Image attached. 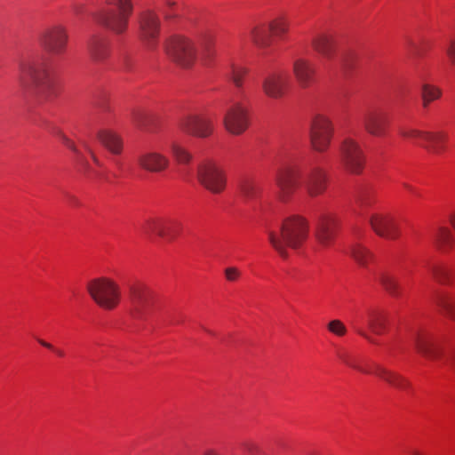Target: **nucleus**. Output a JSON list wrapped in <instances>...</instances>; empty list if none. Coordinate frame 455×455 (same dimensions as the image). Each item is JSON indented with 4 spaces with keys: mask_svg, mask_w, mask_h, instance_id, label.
I'll return each mask as SVG.
<instances>
[{
    "mask_svg": "<svg viewBox=\"0 0 455 455\" xmlns=\"http://www.w3.org/2000/svg\"><path fill=\"white\" fill-rule=\"evenodd\" d=\"M293 74L302 88L309 87L315 74V68L310 60L304 58H298L293 61Z\"/></svg>",
    "mask_w": 455,
    "mask_h": 455,
    "instance_id": "4be33fe9",
    "label": "nucleus"
},
{
    "mask_svg": "<svg viewBox=\"0 0 455 455\" xmlns=\"http://www.w3.org/2000/svg\"><path fill=\"white\" fill-rule=\"evenodd\" d=\"M243 448L251 454L256 453L258 450L257 446L251 443H244Z\"/></svg>",
    "mask_w": 455,
    "mask_h": 455,
    "instance_id": "3c124183",
    "label": "nucleus"
},
{
    "mask_svg": "<svg viewBox=\"0 0 455 455\" xmlns=\"http://www.w3.org/2000/svg\"><path fill=\"white\" fill-rule=\"evenodd\" d=\"M412 455H420V452L417 450L411 451Z\"/></svg>",
    "mask_w": 455,
    "mask_h": 455,
    "instance_id": "052dcab7",
    "label": "nucleus"
},
{
    "mask_svg": "<svg viewBox=\"0 0 455 455\" xmlns=\"http://www.w3.org/2000/svg\"><path fill=\"white\" fill-rule=\"evenodd\" d=\"M171 152L174 159L180 164H188L193 157L188 150L176 142L172 143Z\"/></svg>",
    "mask_w": 455,
    "mask_h": 455,
    "instance_id": "f704fd0d",
    "label": "nucleus"
},
{
    "mask_svg": "<svg viewBox=\"0 0 455 455\" xmlns=\"http://www.w3.org/2000/svg\"><path fill=\"white\" fill-rule=\"evenodd\" d=\"M386 322V315L379 310H371L367 314V326L375 334L379 335L385 331Z\"/></svg>",
    "mask_w": 455,
    "mask_h": 455,
    "instance_id": "bb28decb",
    "label": "nucleus"
},
{
    "mask_svg": "<svg viewBox=\"0 0 455 455\" xmlns=\"http://www.w3.org/2000/svg\"><path fill=\"white\" fill-rule=\"evenodd\" d=\"M281 200H286L299 185L303 186L310 196L323 193L326 188L324 171L317 166L311 167L304 174L295 166L281 169L275 178Z\"/></svg>",
    "mask_w": 455,
    "mask_h": 455,
    "instance_id": "7ed1b4c3",
    "label": "nucleus"
},
{
    "mask_svg": "<svg viewBox=\"0 0 455 455\" xmlns=\"http://www.w3.org/2000/svg\"><path fill=\"white\" fill-rule=\"evenodd\" d=\"M411 339L419 353L428 359H435L438 357V349L430 340L428 335L414 332L411 334Z\"/></svg>",
    "mask_w": 455,
    "mask_h": 455,
    "instance_id": "b1692460",
    "label": "nucleus"
},
{
    "mask_svg": "<svg viewBox=\"0 0 455 455\" xmlns=\"http://www.w3.org/2000/svg\"><path fill=\"white\" fill-rule=\"evenodd\" d=\"M137 163L141 169L147 172H162L168 168L170 160L162 153L148 151L138 156Z\"/></svg>",
    "mask_w": 455,
    "mask_h": 455,
    "instance_id": "a211bd4d",
    "label": "nucleus"
},
{
    "mask_svg": "<svg viewBox=\"0 0 455 455\" xmlns=\"http://www.w3.org/2000/svg\"><path fill=\"white\" fill-rule=\"evenodd\" d=\"M441 90L437 87L423 84L421 97L423 100V107L427 108L429 103L441 97Z\"/></svg>",
    "mask_w": 455,
    "mask_h": 455,
    "instance_id": "4c0bfd02",
    "label": "nucleus"
},
{
    "mask_svg": "<svg viewBox=\"0 0 455 455\" xmlns=\"http://www.w3.org/2000/svg\"><path fill=\"white\" fill-rule=\"evenodd\" d=\"M435 302L447 317L455 319V305L448 294H438L435 299Z\"/></svg>",
    "mask_w": 455,
    "mask_h": 455,
    "instance_id": "7c9ffc66",
    "label": "nucleus"
},
{
    "mask_svg": "<svg viewBox=\"0 0 455 455\" xmlns=\"http://www.w3.org/2000/svg\"><path fill=\"white\" fill-rule=\"evenodd\" d=\"M87 291L97 305L106 310H113L121 301L119 285L108 279L95 280L87 284Z\"/></svg>",
    "mask_w": 455,
    "mask_h": 455,
    "instance_id": "423d86ee",
    "label": "nucleus"
},
{
    "mask_svg": "<svg viewBox=\"0 0 455 455\" xmlns=\"http://www.w3.org/2000/svg\"><path fill=\"white\" fill-rule=\"evenodd\" d=\"M19 84L25 93L39 101L52 102L62 93L61 80L36 60H23L19 66Z\"/></svg>",
    "mask_w": 455,
    "mask_h": 455,
    "instance_id": "f257e3e1",
    "label": "nucleus"
},
{
    "mask_svg": "<svg viewBox=\"0 0 455 455\" xmlns=\"http://www.w3.org/2000/svg\"><path fill=\"white\" fill-rule=\"evenodd\" d=\"M445 135L443 132H427L425 142L426 148L434 154H440L443 150Z\"/></svg>",
    "mask_w": 455,
    "mask_h": 455,
    "instance_id": "cd10ccee",
    "label": "nucleus"
},
{
    "mask_svg": "<svg viewBox=\"0 0 455 455\" xmlns=\"http://www.w3.org/2000/svg\"><path fill=\"white\" fill-rule=\"evenodd\" d=\"M268 239L281 257L288 256L287 247L299 248L307 239L308 226L305 219L292 216L285 219L276 230H268Z\"/></svg>",
    "mask_w": 455,
    "mask_h": 455,
    "instance_id": "20e7f679",
    "label": "nucleus"
},
{
    "mask_svg": "<svg viewBox=\"0 0 455 455\" xmlns=\"http://www.w3.org/2000/svg\"><path fill=\"white\" fill-rule=\"evenodd\" d=\"M197 179L204 188L214 194L221 193L226 188L224 170L212 161H205L198 165Z\"/></svg>",
    "mask_w": 455,
    "mask_h": 455,
    "instance_id": "1a4fd4ad",
    "label": "nucleus"
},
{
    "mask_svg": "<svg viewBox=\"0 0 455 455\" xmlns=\"http://www.w3.org/2000/svg\"><path fill=\"white\" fill-rule=\"evenodd\" d=\"M115 10L100 11L93 13L95 20L115 35L124 34L128 27L129 18L133 12L132 0H113Z\"/></svg>",
    "mask_w": 455,
    "mask_h": 455,
    "instance_id": "39448f33",
    "label": "nucleus"
},
{
    "mask_svg": "<svg viewBox=\"0 0 455 455\" xmlns=\"http://www.w3.org/2000/svg\"><path fill=\"white\" fill-rule=\"evenodd\" d=\"M403 186H404V188H405L406 189H408V190H410V191H413V188H411L410 185H408V184H404Z\"/></svg>",
    "mask_w": 455,
    "mask_h": 455,
    "instance_id": "bf43d9fd",
    "label": "nucleus"
},
{
    "mask_svg": "<svg viewBox=\"0 0 455 455\" xmlns=\"http://www.w3.org/2000/svg\"><path fill=\"white\" fill-rule=\"evenodd\" d=\"M374 374L390 386L398 389L403 390L410 387V382L402 375L380 365H376Z\"/></svg>",
    "mask_w": 455,
    "mask_h": 455,
    "instance_id": "a878e982",
    "label": "nucleus"
},
{
    "mask_svg": "<svg viewBox=\"0 0 455 455\" xmlns=\"http://www.w3.org/2000/svg\"><path fill=\"white\" fill-rule=\"evenodd\" d=\"M435 243L439 249L445 251L453 246L455 238L449 228H440L435 235Z\"/></svg>",
    "mask_w": 455,
    "mask_h": 455,
    "instance_id": "c756f323",
    "label": "nucleus"
},
{
    "mask_svg": "<svg viewBox=\"0 0 455 455\" xmlns=\"http://www.w3.org/2000/svg\"><path fill=\"white\" fill-rule=\"evenodd\" d=\"M41 47L52 56L63 55L68 48V36L66 28L55 24L44 28L39 35Z\"/></svg>",
    "mask_w": 455,
    "mask_h": 455,
    "instance_id": "6e6552de",
    "label": "nucleus"
},
{
    "mask_svg": "<svg viewBox=\"0 0 455 455\" xmlns=\"http://www.w3.org/2000/svg\"><path fill=\"white\" fill-rule=\"evenodd\" d=\"M356 331L358 332V334H360L361 336L364 337L367 340H369L370 342L371 343H375V340L370 337L365 331H363V330L361 329H357Z\"/></svg>",
    "mask_w": 455,
    "mask_h": 455,
    "instance_id": "603ef678",
    "label": "nucleus"
},
{
    "mask_svg": "<svg viewBox=\"0 0 455 455\" xmlns=\"http://www.w3.org/2000/svg\"><path fill=\"white\" fill-rule=\"evenodd\" d=\"M110 53V44L105 39L94 41L92 49V57L95 61H103Z\"/></svg>",
    "mask_w": 455,
    "mask_h": 455,
    "instance_id": "c85d7f7f",
    "label": "nucleus"
},
{
    "mask_svg": "<svg viewBox=\"0 0 455 455\" xmlns=\"http://www.w3.org/2000/svg\"><path fill=\"white\" fill-rule=\"evenodd\" d=\"M379 282L393 296L399 295V283L397 278L388 272H383L379 275Z\"/></svg>",
    "mask_w": 455,
    "mask_h": 455,
    "instance_id": "473e14b6",
    "label": "nucleus"
},
{
    "mask_svg": "<svg viewBox=\"0 0 455 455\" xmlns=\"http://www.w3.org/2000/svg\"><path fill=\"white\" fill-rule=\"evenodd\" d=\"M450 221L453 228L455 229V212L451 215Z\"/></svg>",
    "mask_w": 455,
    "mask_h": 455,
    "instance_id": "4d7b16f0",
    "label": "nucleus"
},
{
    "mask_svg": "<svg viewBox=\"0 0 455 455\" xmlns=\"http://www.w3.org/2000/svg\"><path fill=\"white\" fill-rule=\"evenodd\" d=\"M96 137L106 148L114 155L121 154L123 150V140L116 132L109 130H99Z\"/></svg>",
    "mask_w": 455,
    "mask_h": 455,
    "instance_id": "393cba45",
    "label": "nucleus"
},
{
    "mask_svg": "<svg viewBox=\"0 0 455 455\" xmlns=\"http://www.w3.org/2000/svg\"><path fill=\"white\" fill-rule=\"evenodd\" d=\"M180 127L185 132L198 137L207 138L213 132V122L205 115H188L180 119Z\"/></svg>",
    "mask_w": 455,
    "mask_h": 455,
    "instance_id": "4468645a",
    "label": "nucleus"
},
{
    "mask_svg": "<svg viewBox=\"0 0 455 455\" xmlns=\"http://www.w3.org/2000/svg\"><path fill=\"white\" fill-rule=\"evenodd\" d=\"M176 2L172 0H165L164 5L161 8V12L163 13L165 20H172L177 17L176 12Z\"/></svg>",
    "mask_w": 455,
    "mask_h": 455,
    "instance_id": "a19ab883",
    "label": "nucleus"
},
{
    "mask_svg": "<svg viewBox=\"0 0 455 455\" xmlns=\"http://www.w3.org/2000/svg\"><path fill=\"white\" fill-rule=\"evenodd\" d=\"M401 135L412 140L414 143L420 144L425 142L427 132L414 129V128H403L400 131Z\"/></svg>",
    "mask_w": 455,
    "mask_h": 455,
    "instance_id": "58836bf2",
    "label": "nucleus"
},
{
    "mask_svg": "<svg viewBox=\"0 0 455 455\" xmlns=\"http://www.w3.org/2000/svg\"><path fill=\"white\" fill-rule=\"evenodd\" d=\"M350 253L352 257L362 266L367 265L372 258V253L360 243H355L352 245Z\"/></svg>",
    "mask_w": 455,
    "mask_h": 455,
    "instance_id": "72a5a7b5",
    "label": "nucleus"
},
{
    "mask_svg": "<svg viewBox=\"0 0 455 455\" xmlns=\"http://www.w3.org/2000/svg\"><path fill=\"white\" fill-rule=\"evenodd\" d=\"M272 36H282L289 30V22L284 17H277L267 24Z\"/></svg>",
    "mask_w": 455,
    "mask_h": 455,
    "instance_id": "c9c22d12",
    "label": "nucleus"
},
{
    "mask_svg": "<svg viewBox=\"0 0 455 455\" xmlns=\"http://www.w3.org/2000/svg\"><path fill=\"white\" fill-rule=\"evenodd\" d=\"M94 108L97 109L99 114H103L110 111V106L107 97H101L94 102Z\"/></svg>",
    "mask_w": 455,
    "mask_h": 455,
    "instance_id": "49530a36",
    "label": "nucleus"
},
{
    "mask_svg": "<svg viewBox=\"0 0 455 455\" xmlns=\"http://www.w3.org/2000/svg\"><path fill=\"white\" fill-rule=\"evenodd\" d=\"M39 343H40L43 347H46V348H48V349H51V350H52V349H53V346H52V344H50V343H48V342L44 341V340H42V339H41V340H39Z\"/></svg>",
    "mask_w": 455,
    "mask_h": 455,
    "instance_id": "5fc2aeb1",
    "label": "nucleus"
},
{
    "mask_svg": "<svg viewBox=\"0 0 455 455\" xmlns=\"http://www.w3.org/2000/svg\"><path fill=\"white\" fill-rule=\"evenodd\" d=\"M129 297L133 317L144 318L150 314L155 298L145 286L141 284L131 285L129 288Z\"/></svg>",
    "mask_w": 455,
    "mask_h": 455,
    "instance_id": "9b49d317",
    "label": "nucleus"
},
{
    "mask_svg": "<svg viewBox=\"0 0 455 455\" xmlns=\"http://www.w3.org/2000/svg\"><path fill=\"white\" fill-rule=\"evenodd\" d=\"M248 36L256 47L262 50L267 48L272 42V34L265 23L252 26L249 29Z\"/></svg>",
    "mask_w": 455,
    "mask_h": 455,
    "instance_id": "5701e85b",
    "label": "nucleus"
},
{
    "mask_svg": "<svg viewBox=\"0 0 455 455\" xmlns=\"http://www.w3.org/2000/svg\"><path fill=\"white\" fill-rule=\"evenodd\" d=\"M140 22L142 36L145 40L148 41V46L151 47V43L159 33V18L155 12L147 10L141 13Z\"/></svg>",
    "mask_w": 455,
    "mask_h": 455,
    "instance_id": "412c9836",
    "label": "nucleus"
},
{
    "mask_svg": "<svg viewBox=\"0 0 455 455\" xmlns=\"http://www.w3.org/2000/svg\"><path fill=\"white\" fill-rule=\"evenodd\" d=\"M145 232L167 240H173L182 229L180 221L175 219H152L147 221Z\"/></svg>",
    "mask_w": 455,
    "mask_h": 455,
    "instance_id": "2eb2a0df",
    "label": "nucleus"
},
{
    "mask_svg": "<svg viewBox=\"0 0 455 455\" xmlns=\"http://www.w3.org/2000/svg\"><path fill=\"white\" fill-rule=\"evenodd\" d=\"M52 350L53 352H55V353H56V355H57L58 356H60V357H63V356H64V352H63L62 350H60V349H55L54 347H53V349H52Z\"/></svg>",
    "mask_w": 455,
    "mask_h": 455,
    "instance_id": "6e6d98bb",
    "label": "nucleus"
},
{
    "mask_svg": "<svg viewBox=\"0 0 455 455\" xmlns=\"http://www.w3.org/2000/svg\"><path fill=\"white\" fill-rule=\"evenodd\" d=\"M337 228L338 219L334 215H321L315 228V238L318 243L324 248L330 247L334 241Z\"/></svg>",
    "mask_w": 455,
    "mask_h": 455,
    "instance_id": "f3484780",
    "label": "nucleus"
},
{
    "mask_svg": "<svg viewBox=\"0 0 455 455\" xmlns=\"http://www.w3.org/2000/svg\"><path fill=\"white\" fill-rule=\"evenodd\" d=\"M339 356H340V359L346 364H347L348 366H350L352 368H355V369L358 370L359 371H362V372H364V373H369L370 372V371H366L365 369H363V367H361L358 364H356L355 362H354L349 355H340Z\"/></svg>",
    "mask_w": 455,
    "mask_h": 455,
    "instance_id": "de8ad7c7",
    "label": "nucleus"
},
{
    "mask_svg": "<svg viewBox=\"0 0 455 455\" xmlns=\"http://www.w3.org/2000/svg\"><path fill=\"white\" fill-rule=\"evenodd\" d=\"M224 275L228 282L235 283L240 279L242 272L236 267H228L224 269Z\"/></svg>",
    "mask_w": 455,
    "mask_h": 455,
    "instance_id": "37998d69",
    "label": "nucleus"
},
{
    "mask_svg": "<svg viewBox=\"0 0 455 455\" xmlns=\"http://www.w3.org/2000/svg\"><path fill=\"white\" fill-rule=\"evenodd\" d=\"M290 85V77L287 73L280 70L267 73L261 84V88L266 96L278 100L286 94Z\"/></svg>",
    "mask_w": 455,
    "mask_h": 455,
    "instance_id": "f8f14e48",
    "label": "nucleus"
},
{
    "mask_svg": "<svg viewBox=\"0 0 455 455\" xmlns=\"http://www.w3.org/2000/svg\"><path fill=\"white\" fill-rule=\"evenodd\" d=\"M333 127L331 120L323 115L314 117L310 128L312 148L317 152L325 151L331 140Z\"/></svg>",
    "mask_w": 455,
    "mask_h": 455,
    "instance_id": "9d476101",
    "label": "nucleus"
},
{
    "mask_svg": "<svg viewBox=\"0 0 455 455\" xmlns=\"http://www.w3.org/2000/svg\"><path fill=\"white\" fill-rule=\"evenodd\" d=\"M311 45L325 60H332L336 55L337 43L331 35L325 33L315 35L312 38Z\"/></svg>",
    "mask_w": 455,
    "mask_h": 455,
    "instance_id": "aec40b11",
    "label": "nucleus"
},
{
    "mask_svg": "<svg viewBox=\"0 0 455 455\" xmlns=\"http://www.w3.org/2000/svg\"><path fill=\"white\" fill-rule=\"evenodd\" d=\"M363 124L368 133L372 136L381 137L386 134L388 116L381 110L367 112L363 116Z\"/></svg>",
    "mask_w": 455,
    "mask_h": 455,
    "instance_id": "6ab92c4d",
    "label": "nucleus"
},
{
    "mask_svg": "<svg viewBox=\"0 0 455 455\" xmlns=\"http://www.w3.org/2000/svg\"><path fill=\"white\" fill-rule=\"evenodd\" d=\"M223 123L228 132L242 134L249 126L248 109L240 102L232 104L225 113Z\"/></svg>",
    "mask_w": 455,
    "mask_h": 455,
    "instance_id": "ddd939ff",
    "label": "nucleus"
},
{
    "mask_svg": "<svg viewBox=\"0 0 455 455\" xmlns=\"http://www.w3.org/2000/svg\"><path fill=\"white\" fill-rule=\"evenodd\" d=\"M248 72L247 68L232 63L228 76L236 88L241 89L243 84V78Z\"/></svg>",
    "mask_w": 455,
    "mask_h": 455,
    "instance_id": "2f4dec72",
    "label": "nucleus"
},
{
    "mask_svg": "<svg viewBox=\"0 0 455 455\" xmlns=\"http://www.w3.org/2000/svg\"><path fill=\"white\" fill-rule=\"evenodd\" d=\"M451 366L455 368V357L452 359L451 363Z\"/></svg>",
    "mask_w": 455,
    "mask_h": 455,
    "instance_id": "680f3d73",
    "label": "nucleus"
},
{
    "mask_svg": "<svg viewBox=\"0 0 455 455\" xmlns=\"http://www.w3.org/2000/svg\"><path fill=\"white\" fill-rule=\"evenodd\" d=\"M214 36L210 32L200 34L196 41L180 36L174 35L169 37L165 43V52L169 58L178 65L188 68L193 65L197 56L207 60L214 55Z\"/></svg>",
    "mask_w": 455,
    "mask_h": 455,
    "instance_id": "f03ea898",
    "label": "nucleus"
},
{
    "mask_svg": "<svg viewBox=\"0 0 455 455\" xmlns=\"http://www.w3.org/2000/svg\"><path fill=\"white\" fill-rule=\"evenodd\" d=\"M427 267L434 279H435L439 283H449L451 273L446 267L440 265H428Z\"/></svg>",
    "mask_w": 455,
    "mask_h": 455,
    "instance_id": "e433bc0d",
    "label": "nucleus"
},
{
    "mask_svg": "<svg viewBox=\"0 0 455 455\" xmlns=\"http://www.w3.org/2000/svg\"><path fill=\"white\" fill-rule=\"evenodd\" d=\"M414 54H415L416 56L419 57V56L421 55L420 50H419V49H418V48H415V52H414Z\"/></svg>",
    "mask_w": 455,
    "mask_h": 455,
    "instance_id": "13d9d810",
    "label": "nucleus"
},
{
    "mask_svg": "<svg viewBox=\"0 0 455 455\" xmlns=\"http://www.w3.org/2000/svg\"><path fill=\"white\" fill-rule=\"evenodd\" d=\"M328 330L337 336H343L347 332L346 326L339 320L331 321L328 323Z\"/></svg>",
    "mask_w": 455,
    "mask_h": 455,
    "instance_id": "c03bdc74",
    "label": "nucleus"
},
{
    "mask_svg": "<svg viewBox=\"0 0 455 455\" xmlns=\"http://www.w3.org/2000/svg\"><path fill=\"white\" fill-rule=\"evenodd\" d=\"M356 201L360 207L370 206L371 204V192L367 189L361 191L357 196Z\"/></svg>",
    "mask_w": 455,
    "mask_h": 455,
    "instance_id": "a18cd8bd",
    "label": "nucleus"
},
{
    "mask_svg": "<svg viewBox=\"0 0 455 455\" xmlns=\"http://www.w3.org/2000/svg\"><path fill=\"white\" fill-rule=\"evenodd\" d=\"M203 455H220V454L218 453L215 450L208 449L204 451Z\"/></svg>",
    "mask_w": 455,
    "mask_h": 455,
    "instance_id": "864d4df0",
    "label": "nucleus"
},
{
    "mask_svg": "<svg viewBox=\"0 0 455 455\" xmlns=\"http://www.w3.org/2000/svg\"><path fill=\"white\" fill-rule=\"evenodd\" d=\"M60 139L61 142L63 144L67 145L75 154L77 153L78 149H77L76 144L75 143L74 140L68 138L62 132H60Z\"/></svg>",
    "mask_w": 455,
    "mask_h": 455,
    "instance_id": "09e8293b",
    "label": "nucleus"
},
{
    "mask_svg": "<svg viewBox=\"0 0 455 455\" xmlns=\"http://www.w3.org/2000/svg\"><path fill=\"white\" fill-rule=\"evenodd\" d=\"M148 119V114L142 110H135L132 114V123L140 128H144L147 125Z\"/></svg>",
    "mask_w": 455,
    "mask_h": 455,
    "instance_id": "79ce46f5",
    "label": "nucleus"
},
{
    "mask_svg": "<svg viewBox=\"0 0 455 455\" xmlns=\"http://www.w3.org/2000/svg\"><path fill=\"white\" fill-rule=\"evenodd\" d=\"M259 188L251 180H244L241 185V193L246 199L256 197Z\"/></svg>",
    "mask_w": 455,
    "mask_h": 455,
    "instance_id": "ea45409f",
    "label": "nucleus"
},
{
    "mask_svg": "<svg viewBox=\"0 0 455 455\" xmlns=\"http://www.w3.org/2000/svg\"><path fill=\"white\" fill-rule=\"evenodd\" d=\"M369 223L372 230L380 237L395 239L398 237V227L395 218L387 213H373Z\"/></svg>",
    "mask_w": 455,
    "mask_h": 455,
    "instance_id": "dca6fc26",
    "label": "nucleus"
},
{
    "mask_svg": "<svg viewBox=\"0 0 455 455\" xmlns=\"http://www.w3.org/2000/svg\"><path fill=\"white\" fill-rule=\"evenodd\" d=\"M340 162L344 169L349 173L358 175L364 167L365 156L357 140L346 137L339 147Z\"/></svg>",
    "mask_w": 455,
    "mask_h": 455,
    "instance_id": "0eeeda50",
    "label": "nucleus"
},
{
    "mask_svg": "<svg viewBox=\"0 0 455 455\" xmlns=\"http://www.w3.org/2000/svg\"><path fill=\"white\" fill-rule=\"evenodd\" d=\"M446 53L451 61L455 64V39H451L449 41L448 46L446 48Z\"/></svg>",
    "mask_w": 455,
    "mask_h": 455,
    "instance_id": "8fccbe9b",
    "label": "nucleus"
}]
</instances>
